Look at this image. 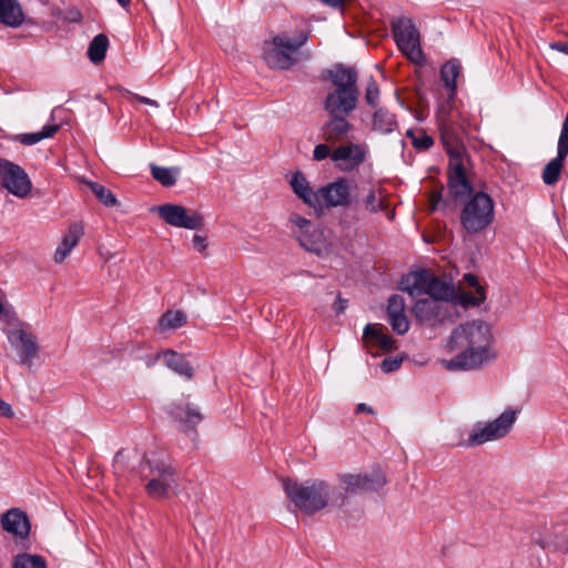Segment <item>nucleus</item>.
<instances>
[{"label": "nucleus", "mask_w": 568, "mask_h": 568, "mask_svg": "<svg viewBox=\"0 0 568 568\" xmlns=\"http://www.w3.org/2000/svg\"><path fill=\"white\" fill-rule=\"evenodd\" d=\"M490 326L483 321H471L457 326L450 334L447 348L456 355L443 359L448 371H475L496 358Z\"/></svg>", "instance_id": "1"}, {"label": "nucleus", "mask_w": 568, "mask_h": 568, "mask_svg": "<svg viewBox=\"0 0 568 568\" xmlns=\"http://www.w3.org/2000/svg\"><path fill=\"white\" fill-rule=\"evenodd\" d=\"M283 489L295 508L307 515L328 506L342 507L345 504V494L334 490V487L324 480L298 483L286 478L283 480Z\"/></svg>", "instance_id": "2"}, {"label": "nucleus", "mask_w": 568, "mask_h": 568, "mask_svg": "<svg viewBox=\"0 0 568 568\" xmlns=\"http://www.w3.org/2000/svg\"><path fill=\"white\" fill-rule=\"evenodd\" d=\"M334 89L325 99V110L329 115H348L357 105V73L353 68L337 65L328 71Z\"/></svg>", "instance_id": "3"}, {"label": "nucleus", "mask_w": 568, "mask_h": 568, "mask_svg": "<svg viewBox=\"0 0 568 568\" xmlns=\"http://www.w3.org/2000/svg\"><path fill=\"white\" fill-rule=\"evenodd\" d=\"M399 290L412 297L426 294L438 302H448L455 297V286L448 278L425 268L406 274L399 282Z\"/></svg>", "instance_id": "4"}, {"label": "nucleus", "mask_w": 568, "mask_h": 568, "mask_svg": "<svg viewBox=\"0 0 568 568\" xmlns=\"http://www.w3.org/2000/svg\"><path fill=\"white\" fill-rule=\"evenodd\" d=\"M6 327L2 328L10 349L16 354L20 365L30 366L38 357L39 343L29 325L22 322L14 313L6 314Z\"/></svg>", "instance_id": "5"}, {"label": "nucleus", "mask_w": 568, "mask_h": 568, "mask_svg": "<svg viewBox=\"0 0 568 568\" xmlns=\"http://www.w3.org/2000/svg\"><path fill=\"white\" fill-rule=\"evenodd\" d=\"M288 221L292 233L306 251L320 257H327L333 253L331 232L314 225L312 221L297 213H292Z\"/></svg>", "instance_id": "6"}, {"label": "nucleus", "mask_w": 568, "mask_h": 568, "mask_svg": "<svg viewBox=\"0 0 568 568\" xmlns=\"http://www.w3.org/2000/svg\"><path fill=\"white\" fill-rule=\"evenodd\" d=\"M307 34L301 33L292 39L276 36L263 44V59L267 65L286 70L297 62L298 50L306 43Z\"/></svg>", "instance_id": "7"}, {"label": "nucleus", "mask_w": 568, "mask_h": 568, "mask_svg": "<svg viewBox=\"0 0 568 568\" xmlns=\"http://www.w3.org/2000/svg\"><path fill=\"white\" fill-rule=\"evenodd\" d=\"M494 201L484 193L476 192L465 203L460 213V223L468 234H476L487 229L494 221Z\"/></svg>", "instance_id": "8"}, {"label": "nucleus", "mask_w": 568, "mask_h": 568, "mask_svg": "<svg viewBox=\"0 0 568 568\" xmlns=\"http://www.w3.org/2000/svg\"><path fill=\"white\" fill-rule=\"evenodd\" d=\"M518 412L506 409L495 420L485 424H476L469 433L467 442H459V446H477L487 442L505 437L517 419Z\"/></svg>", "instance_id": "9"}, {"label": "nucleus", "mask_w": 568, "mask_h": 568, "mask_svg": "<svg viewBox=\"0 0 568 568\" xmlns=\"http://www.w3.org/2000/svg\"><path fill=\"white\" fill-rule=\"evenodd\" d=\"M390 27L402 53L414 63L423 62L420 36L413 20L406 17L395 18L392 20Z\"/></svg>", "instance_id": "10"}, {"label": "nucleus", "mask_w": 568, "mask_h": 568, "mask_svg": "<svg viewBox=\"0 0 568 568\" xmlns=\"http://www.w3.org/2000/svg\"><path fill=\"white\" fill-rule=\"evenodd\" d=\"M150 479L145 485L146 493L153 498H166L178 487L175 470L164 460H145Z\"/></svg>", "instance_id": "11"}, {"label": "nucleus", "mask_w": 568, "mask_h": 568, "mask_svg": "<svg viewBox=\"0 0 568 568\" xmlns=\"http://www.w3.org/2000/svg\"><path fill=\"white\" fill-rule=\"evenodd\" d=\"M355 185L346 178H338L335 181L317 190V201L314 210L333 207H347L353 203V190Z\"/></svg>", "instance_id": "12"}, {"label": "nucleus", "mask_w": 568, "mask_h": 568, "mask_svg": "<svg viewBox=\"0 0 568 568\" xmlns=\"http://www.w3.org/2000/svg\"><path fill=\"white\" fill-rule=\"evenodd\" d=\"M151 211L174 227L200 230L204 226V216L200 212L179 204L166 203L154 206Z\"/></svg>", "instance_id": "13"}, {"label": "nucleus", "mask_w": 568, "mask_h": 568, "mask_svg": "<svg viewBox=\"0 0 568 568\" xmlns=\"http://www.w3.org/2000/svg\"><path fill=\"white\" fill-rule=\"evenodd\" d=\"M0 185L18 197L29 195L32 186L27 172L6 159H0Z\"/></svg>", "instance_id": "14"}, {"label": "nucleus", "mask_w": 568, "mask_h": 568, "mask_svg": "<svg viewBox=\"0 0 568 568\" xmlns=\"http://www.w3.org/2000/svg\"><path fill=\"white\" fill-rule=\"evenodd\" d=\"M338 486L334 490L345 494H357L364 490H377L386 484V477L381 471L372 474H343L338 476Z\"/></svg>", "instance_id": "15"}, {"label": "nucleus", "mask_w": 568, "mask_h": 568, "mask_svg": "<svg viewBox=\"0 0 568 568\" xmlns=\"http://www.w3.org/2000/svg\"><path fill=\"white\" fill-rule=\"evenodd\" d=\"M366 154L367 150L365 145L345 143L333 150L331 160L339 171L351 172L365 162Z\"/></svg>", "instance_id": "16"}, {"label": "nucleus", "mask_w": 568, "mask_h": 568, "mask_svg": "<svg viewBox=\"0 0 568 568\" xmlns=\"http://www.w3.org/2000/svg\"><path fill=\"white\" fill-rule=\"evenodd\" d=\"M467 156L449 159V191L455 199L471 194V185L466 174Z\"/></svg>", "instance_id": "17"}, {"label": "nucleus", "mask_w": 568, "mask_h": 568, "mask_svg": "<svg viewBox=\"0 0 568 568\" xmlns=\"http://www.w3.org/2000/svg\"><path fill=\"white\" fill-rule=\"evenodd\" d=\"M84 230L85 226L82 221H77L69 225L67 232L62 235L60 243L58 244L54 251V263L61 264L67 260L72 250L79 244L80 240L83 237Z\"/></svg>", "instance_id": "18"}, {"label": "nucleus", "mask_w": 568, "mask_h": 568, "mask_svg": "<svg viewBox=\"0 0 568 568\" xmlns=\"http://www.w3.org/2000/svg\"><path fill=\"white\" fill-rule=\"evenodd\" d=\"M413 314L419 322L435 324L445 318L446 312L442 302L433 298H420L413 306Z\"/></svg>", "instance_id": "19"}, {"label": "nucleus", "mask_w": 568, "mask_h": 568, "mask_svg": "<svg viewBox=\"0 0 568 568\" xmlns=\"http://www.w3.org/2000/svg\"><path fill=\"white\" fill-rule=\"evenodd\" d=\"M346 116L342 114L331 115L329 121L322 128L323 139L326 142L335 143L347 136L353 126Z\"/></svg>", "instance_id": "20"}, {"label": "nucleus", "mask_w": 568, "mask_h": 568, "mask_svg": "<svg viewBox=\"0 0 568 568\" xmlns=\"http://www.w3.org/2000/svg\"><path fill=\"white\" fill-rule=\"evenodd\" d=\"M2 527L6 531L27 537L30 531V523L27 515L19 509H10L2 516Z\"/></svg>", "instance_id": "21"}, {"label": "nucleus", "mask_w": 568, "mask_h": 568, "mask_svg": "<svg viewBox=\"0 0 568 568\" xmlns=\"http://www.w3.org/2000/svg\"><path fill=\"white\" fill-rule=\"evenodd\" d=\"M364 210L371 214L388 209V194L382 186H372L362 199Z\"/></svg>", "instance_id": "22"}, {"label": "nucleus", "mask_w": 568, "mask_h": 568, "mask_svg": "<svg viewBox=\"0 0 568 568\" xmlns=\"http://www.w3.org/2000/svg\"><path fill=\"white\" fill-rule=\"evenodd\" d=\"M160 356L163 357L165 365L176 374L186 379H191L193 377V367L184 355L172 349H168L156 355L158 358Z\"/></svg>", "instance_id": "23"}, {"label": "nucleus", "mask_w": 568, "mask_h": 568, "mask_svg": "<svg viewBox=\"0 0 568 568\" xmlns=\"http://www.w3.org/2000/svg\"><path fill=\"white\" fill-rule=\"evenodd\" d=\"M442 142L449 155V159L466 156L464 146L459 143L457 134L452 123L440 122Z\"/></svg>", "instance_id": "24"}, {"label": "nucleus", "mask_w": 568, "mask_h": 568, "mask_svg": "<svg viewBox=\"0 0 568 568\" xmlns=\"http://www.w3.org/2000/svg\"><path fill=\"white\" fill-rule=\"evenodd\" d=\"M291 186L294 193L302 199L305 204L315 209V204H318L317 191L312 190L304 174L300 172L295 173L291 179Z\"/></svg>", "instance_id": "25"}, {"label": "nucleus", "mask_w": 568, "mask_h": 568, "mask_svg": "<svg viewBox=\"0 0 568 568\" xmlns=\"http://www.w3.org/2000/svg\"><path fill=\"white\" fill-rule=\"evenodd\" d=\"M24 16L16 0H0V23L9 27H19Z\"/></svg>", "instance_id": "26"}, {"label": "nucleus", "mask_w": 568, "mask_h": 568, "mask_svg": "<svg viewBox=\"0 0 568 568\" xmlns=\"http://www.w3.org/2000/svg\"><path fill=\"white\" fill-rule=\"evenodd\" d=\"M171 414L181 424L184 432L193 428L202 420L199 409L189 404L175 406Z\"/></svg>", "instance_id": "27"}, {"label": "nucleus", "mask_w": 568, "mask_h": 568, "mask_svg": "<svg viewBox=\"0 0 568 568\" xmlns=\"http://www.w3.org/2000/svg\"><path fill=\"white\" fill-rule=\"evenodd\" d=\"M465 283L475 290L474 293H462L459 302L463 305L477 306L486 300L485 287L480 285L476 275L467 273L464 275Z\"/></svg>", "instance_id": "28"}, {"label": "nucleus", "mask_w": 568, "mask_h": 568, "mask_svg": "<svg viewBox=\"0 0 568 568\" xmlns=\"http://www.w3.org/2000/svg\"><path fill=\"white\" fill-rule=\"evenodd\" d=\"M372 125L374 131L381 134H389L397 129L398 123L395 114L385 108H379L373 114Z\"/></svg>", "instance_id": "29"}, {"label": "nucleus", "mask_w": 568, "mask_h": 568, "mask_svg": "<svg viewBox=\"0 0 568 568\" xmlns=\"http://www.w3.org/2000/svg\"><path fill=\"white\" fill-rule=\"evenodd\" d=\"M364 339H374L382 349L388 352L394 348L393 338L384 333V327L379 324H368L364 328Z\"/></svg>", "instance_id": "30"}, {"label": "nucleus", "mask_w": 568, "mask_h": 568, "mask_svg": "<svg viewBox=\"0 0 568 568\" xmlns=\"http://www.w3.org/2000/svg\"><path fill=\"white\" fill-rule=\"evenodd\" d=\"M60 129L59 124H47L39 132L19 134L16 140L24 145H33L53 136Z\"/></svg>", "instance_id": "31"}, {"label": "nucleus", "mask_w": 568, "mask_h": 568, "mask_svg": "<svg viewBox=\"0 0 568 568\" xmlns=\"http://www.w3.org/2000/svg\"><path fill=\"white\" fill-rule=\"evenodd\" d=\"M186 315L182 311H168L164 313L158 324V328L160 332H165L168 329H176L185 325Z\"/></svg>", "instance_id": "32"}, {"label": "nucleus", "mask_w": 568, "mask_h": 568, "mask_svg": "<svg viewBox=\"0 0 568 568\" xmlns=\"http://www.w3.org/2000/svg\"><path fill=\"white\" fill-rule=\"evenodd\" d=\"M460 72V64L457 60L446 62L440 69V77L445 85L450 90L452 95L456 90V80Z\"/></svg>", "instance_id": "33"}, {"label": "nucleus", "mask_w": 568, "mask_h": 568, "mask_svg": "<svg viewBox=\"0 0 568 568\" xmlns=\"http://www.w3.org/2000/svg\"><path fill=\"white\" fill-rule=\"evenodd\" d=\"M109 45L108 37L100 33L93 38L89 45L88 55L93 63H99L105 58Z\"/></svg>", "instance_id": "34"}, {"label": "nucleus", "mask_w": 568, "mask_h": 568, "mask_svg": "<svg viewBox=\"0 0 568 568\" xmlns=\"http://www.w3.org/2000/svg\"><path fill=\"white\" fill-rule=\"evenodd\" d=\"M150 168L153 179L163 186H172L175 184L180 172L178 168H163L155 164H151Z\"/></svg>", "instance_id": "35"}, {"label": "nucleus", "mask_w": 568, "mask_h": 568, "mask_svg": "<svg viewBox=\"0 0 568 568\" xmlns=\"http://www.w3.org/2000/svg\"><path fill=\"white\" fill-rule=\"evenodd\" d=\"M12 568H47V562L39 555L20 554L14 557Z\"/></svg>", "instance_id": "36"}, {"label": "nucleus", "mask_w": 568, "mask_h": 568, "mask_svg": "<svg viewBox=\"0 0 568 568\" xmlns=\"http://www.w3.org/2000/svg\"><path fill=\"white\" fill-rule=\"evenodd\" d=\"M87 184L103 205L109 207L116 205L118 200L111 190L95 182H88Z\"/></svg>", "instance_id": "37"}, {"label": "nucleus", "mask_w": 568, "mask_h": 568, "mask_svg": "<svg viewBox=\"0 0 568 568\" xmlns=\"http://www.w3.org/2000/svg\"><path fill=\"white\" fill-rule=\"evenodd\" d=\"M388 322L394 332L397 334H405L409 329V322L405 315V313H400L398 315L388 316Z\"/></svg>", "instance_id": "38"}, {"label": "nucleus", "mask_w": 568, "mask_h": 568, "mask_svg": "<svg viewBox=\"0 0 568 568\" xmlns=\"http://www.w3.org/2000/svg\"><path fill=\"white\" fill-rule=\"evenodd\" d=\"M405 313V301L399 295H393L388 300L387 315H398Z\"/></svg>", "instance_id": "39"}, {"label": "nucleus", "mask_w": 568, "mask_h": 568, "mask_svg": "<svg viewBox=\"0 0 568 568\" xmlns=\"http://www.w3.org/2000/svg\"><path fill=\"white\" fill-rule=\"evenodd\" d=\"M379 99V89L374 79H369L365 92V100L367 104L375 106Z\"/></svg>", "instance_id": "40"}, {"label": "nucleus", "mask_w": 568, "mask_h": 568, "mask_svg": "<svg viewBox=\"0 0 568 568\" xmlns=\"http://www.w3.org/2000/svg\"><path fill=\"white\" fill-rule=\"evenodd\" d=\"M407 135L412 138V143L416 149L427 150L433 145V139L423 132L419 133L420 136H415V134L409 130L407 131Z\"/></svg>", "instance_id": "41"}, {"label": "nucleus", "mask_w": 568, "mask_h": 568, "mask_svg": "<svg viewBox=\"0 0 568 568\" xmlns=\"http://www.w3.org/2000/svg\"><path fill=\"white\" fill-rule=\"evenodd\" d=\"M332 153L333 151L331 150L328 144L321 143L314 148L313 158L316 161H323L327 158H331Z\"/></svg>", "instance_id": "42"}, {"label": "nucleus", "mask_w": 568, "mask_h": 568, "mask_svg": "<svg viewBox=\"0 0 568 568\" xmlns=\"http://www.w3.org/2000/svg\"><path fill=\"white\" fill-rule=\"evenodd\" d=\"M402 359L399 358H386L382 362V371L384 373H390L397 371L400 367Z\"/></svg>", "instance_id": "43"}, {"label": "nucleus", "mask_w": 568, "mask_h": 568, "mask_svg": "<svg viewBox=\"0 0 568 568\" xmlns=\"http://www.w3.org/2000/svg\"><path fill=\"white\" fill-rule=\"evenodd\" d=\"M193 248L199 253H204L207 248L206 237L195 234L192 239Z\"/></svg>", "instance_id": "44"}, {"label": "nucleus", "mask_w": 568, "mask_h": 568, "mask_svg": "<svg viewBox=\"0 0 568 568\" xmlns=\"http://www.w3.org/2000/svg\"><path fill=\"white\" fill-rule=\"evenodd\" d=\"M333 308L336 315H341L347 308V301L337 296L336 301L333 304Z\"/></svg>", "instance_id": "45"}, {"label": "nucleus", "mask_w": 568, "mask_h": 568, "mask_svg": "<svg viewBox=\"0 0 568 568\" xmlns=\"http://www.w3.org/2000/svg\"><path fill=\"white\" fill-rule=\"evenodd\" d=\"M131 97H132L133 100H135L138 102H141V103H144L146 105H150L152 108H158L159 106V103L155 100H152L150 98L142 97V95H139L136 93H131Z\"/></svg>", "instance_id": "46"}, {"label": "nucleus", "mask_w": 568, "mask_h": 568, "mask_svg": "<svg viewBox=\"0 0 568 568\" xmlns=\"http://www.w3.org/2000/svg\"><path fill=\"white\" fill-rule=\"evenodd\" d=\"M0 413L2 416L9 417V418L13 417V409H12L11 405L1 399H0Z\"/></svg>", "instance_id": "47"}, {"label": "nucleus", "mask_w": 568, "mask_h": 568, "mask_svg": "<svg viewBox=\"0 0 568 568\" xmlns=\"http://www.w3.org/2000/svg\"><path fill=\"white\" fill-rule=\"evenodd\" d=\"M550 48L564 53H568V44L561 42H555L550 44Z\"/></svg>", "instance_id": "48"}, {"label": "nucleus", "mask_w": 568, "mask_h": 568, "mask_svg": "<svg viewBox=\"0 0 568 568\" xmlns=\"http://www.w3.org/2000/svg\"><path fill=\"white\" fill-rule=\"evenodd\" d=\"M356 413H367V414H374V410L372 407L367 406L366 404L364 403H361L357 405L356 407Z\"/></svg>", "instance_id": "49"}, {"label": "nucleus", "mask_w": 568, "mask_h": 568, "mask_svg": "<svg viewBox=\"0 0 568 568\" xmlns=\"http://www.w3.org/2000/svg\"><path fill=\"white\" fill-rule=\"evenodd\" d=\"M439 200H440V194L439 193H434L432 195V197H430V209L432 210H436Z\"/></svg>", "instance_id": "50"}, {"label": "nucleus", "mask_w": 568, "mask_h": 568, "mask_svg": "<svg viewBox=\"0 0 568 568\" xmlns=\"http://www.w3.org/2000/svg\"><path fill=\"white\" fill-rule=\"evenodd\" d=\"M119 4L123 8H128L130 6V0H116Z\"/></svg>", "instance_id": "51"}, {"label": "nucleus", "mask_w": 568, "mask_h": 568, "mask_svg": "<svg viewBox=\"0 0 568 568\" xmlns=\"http://www.w3.org/2000/svg\"><path fill=\"white\" fill-rule=\"evenodd\" d=\"M7 313L8 312L4 311V307H3L2 303L0 302V315L3 314L6 316Z\"/></svg>", "instance_id": "52"}]
</instances>
